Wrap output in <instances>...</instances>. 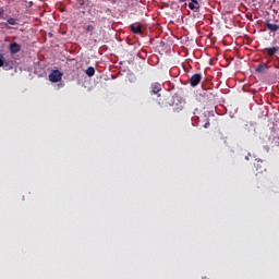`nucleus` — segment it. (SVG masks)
Returning <instances> with one entry per match:
<instances>
[{
	"instance_id": "obj_6",
	"label": "nucleus",
	"mask_w": 279,
	"mask_h": 279,
	"mask_svg": "<svg viewBox=\"0 0 279 279\" xmlns=\"http://www.w3.org/2000/svg\"><path fill=\"white\" fill-rule=\"evenodd\" d=\"M150 89L153 95H158L162 90V85L160 83H153Z\"/></svg>"
},
{
	"instance_id": "obj_11",
	"label": "nucleus",
	"mask_w": 279,
	"mask_h": 279,
	"mask_svg": "<svg viewBox=\"0 0 279 279\" xmlns=\"http://www.w3.org/2000/svg\"><path fill=\"white\" fill-rule=\"evenodd\" d=\"M189 8L190 10H199V2L197 0H192L190 3H189Z\"/></svg>"
},
{
	"instance_id": "obj_7",
	"label": "nucleus",
	"mask_w": 279,
	"mask_h": 279,
	"mask_svg": "<svg viewBox=\"0 0 279 279\" xmlns=\"http://www.w3.org/2000/svg\"><path fill=\"white\" fill-rule=\"evenodd\" d=\"M131 32L133 34H143V27L140 23H134L131 25Z\"/></svg>"
},
{
	"instance_id": "obj_17",
	"label": "nucleus",
	"mask_w": 279,
	"mask_h": 279,
	"mask_svg": "<svg viewBox=\"0 0 279 279\" xmlns=\"http://www.w3.org/2000/svg\"><path fill=\"white\" fill-rule=\"evenodd\" d=\"M245 43L247 44V45H250V43H252V38L251 37H245Z\"/></svg>"
},
{
	"instance_id": "obj_13",
	"label": "nucleus",
	"mask_w": 279,
	"mask_h": 279,
	"mask_svg": "<svg viewBox=\"0 0 279 279\" xmlns=\"http://www.w3.org/2000/svg\"><path fill=\"white\" fill-rule=\"evenodd\" d=\"M86 32L87 34H90V35L95 34V26L88 25L86 28Z\"/></svg>"
},
{
	"instance_id": "obj_19",
	"label": "nucleus",
	"mask_w": 279,
	"mask_h": 279,
	"mask_svg": "<svg viewBox=\"0 0 279 279\" xmlns=\"http://www.w3.org/2000/svg\"><path fill=\"white\" fill-rule=\"evenodd\" d=\"M239 40H241V37L235 38V43H239Z\"/></svg>"
},
{
	"instance_id": "obj_15",
	"label": "nucleus",
	"mask_w": 279,
	"mask_h": 279,
	"mask_svg": "<svg viewBox=\"0 0 279 279\" xmlns=\"http://www.w3.org/2000/svg\"><path fill=\"white\" fill-rule=\"evenodd\" d=\"M183 106L182 105H179L177 108H173L174 112H180L183 110Z\"/></svg>"
},
{
	"instance_id": "obj_18",
	"label": "nucleus",
	"mask_w": 279,
	"mask_h": 279,
	"mask_svg": "<svg viewBox=\"0 0 279 279\" xmlns=\"http://www.w3.org/2000/svg\"><path fill=\"white\" fill-rule=\"evenodd\" d=\"M204 128H210V122L205 123Z\"/></svg>"
},
{
	"instance_id": "obj_20",
	"label": "nucleus",
	"mask_w": 279,
	"mask_h": 279,
	"mask_svg": "<svg viewBox=\"0 0 279 279\" xmlns=\"http://www.w3.org/2000/svg\"><path fill=\"white\" fill-rule=\"evenodd\" d=\"M181 3H184V1H186V0H179Z\"/></svg>"
},
{
	"instance_id": "obj_1",
	"label": "nucleus",
	"mask_w": 279,
	"mask_h": 279,
	"mask_svg": "<svg viewBox=\"0 0 279 279\" xmlns=\"http://www.w3.org/2000/svg\"><path fill=\"white\" fill-rule=\"evenodd\" d=\"M21 21L16 17H9L7 19V22L4 23L5 27L9 29H16L20 25Z\"/></svg>"
},
{
	"instance_id": "obj_22",
	"label": "nucleus",
	"mask_w": 279,
	"mask_h": 279,
	"mask_svg": "<svg viewBox=\"0 0 279 279\" xmlns=\"http://www.w3.org/2000/svg\"><path fill=\"white\" fill-rule=\"evenodd\" d=\"M116 38H117V40H121V39H119L120 38L119 36H116Z\"/></svg>"
},
{
	"instance_id": "obj_3",
	"label": "nucleus",
	"mask_w": 279,
	"mask_h": 279,
	"mask_svg": "<svg viewBox=\"0 0 279 279\" xmlns=\"http://www.w3.org/2000/svg\"><path fill=\"white\" fill-rule=\"evenodd\" d=\"M62 72L59 70H53L48 77L53 84H56L62 80Z\"/></svg>"
},
{
	"instance_id": "obj_23",
	"label": "nucleus",
	"mask_w": 279,
	"mask_h": 279,
	"mask_svg": "<svg viewBox=\"0 0 279 279\" xmlns=\"http://www.w3.org/2000/svg\"><path fill=\"white\" fill-rule=\"evenodd\" d=\"M154 39H150V43H153Z\"/></svg>"
},
{
	"instance_id": "obj_2",
	"label": "nucleus",
	"mask_w": 279,
	"mask_h": 279,
	"mask_svg": "<svg viewBox=\"0 0 279 279\" xmlns=\"http://www.w3.org/2000/svg\"><path fill=\"white\" fill-rule=\"evenodd\" d=\"M254 167L257 173H265V171H267V163L260 159L256 160V162L254 163Z\"/></svg>"
},
{
	"instance_id": "obj_8",
	"label": "nucleus",
	"mask_w": 279,
	"mask_h": 279,
	"mask_svg": "<svg viewBox=\"0 0 279 279\" xmlns=\"http://www.w3.org/2000/svg\"><path fill=\"white\" fill-rule=\"evenodd\" d=\"M263 53H267V56H269L271 58V57L276 56V53H278V47L265 48L263 50Z\"/></svg>"
},
{
	"instance_id": "obj_5",
	"label": "nucleus",
	"mask_w": 279,
	"mask_h": 279,
	"mask_svg": "<svg viewBox=\"0 0 279 279\" xmlns=\"http://www.w3.org/2000/svg\"><path fill=\"white\" fill-rule=\"evenodd\" d=\"M202 82V74H194L190 78L191 86L195 87Z\"/></svg>"
},
{
	"instance_id": "obj_10",
	"label": "nucleus",
	"mask_w": 279,
	"mask_h": 279,
	"mask_svg": "<svg viewBox=\"0 0 279 279\" xmlns=\"http://www.w3.org/2000/svg\"><path fill=\"white\" fill-rule=\"evenodd\" d=\"M269 66H267V63H259L257 68L255 69L256 73H265Z\"/></svg>"
},
{
	"instance_id": "obj_14",
	"label": "nucleus",
	"mask_w": 279,
	"mask_h": 279,
	"mask_svg": "<svg viewBox=\"0 0 279 279\" xmlns=\"http://www.w3.org/2000/svg\"><path fill=\"white\" fill-rule=\"evenodd\" d=\"M125 40L128 45H134L136 43V40L133 41L130 37H125Z\"/></svg>"
},
{
	"instance_id": "obj_4",
	"label": "nucleus",
	"mask_w": 279,
	"mask_h": 279,
	"mask_svg": "<svg viewBox=\"0 0 279 279\" xmlns=\"http://www.w3.org/2000/svg\"><path fill=\"white\" fill-rule=\"evenodd\" d=\"M177 40H181V45H185V47H193V37L189 36H181V37H175Z\"/></svg>"
},
{
	"instance_id": "obj_16",
	"label": "nucleus",
	"mask_w": 279,
	"mask_h": 279,
	"mask_svg": "<svg viewBox=\"0 0 279 279\" xmlns=\"http://www.w3.org/2000/svg\"><path fill=\"white\" fill-rule=\"evenodd\" d=\"M165 45H169V41H167V40L159 41V47H165Z\"/></svg>"
},
{
	"instance_id": "obj_9",
	"label": "nucleus",
	"mask_w": 279,
	"mask_h": 279,
	"mask_svg": "<svg viewBox=\"0 0 279 279\" xmlns=\"http://www.w3.org/2000/svg\"><path fill=\"white\" fill-rule=\"evenodd\" d=\"M265 27H267L270 32H278L279 31V25L271 23L270 21H266Z\"/></svg>"
},
{
	"instance_id": "obj_21",
	"label": "nucleus",
	"mask_w": 279,
	"mask_h": 279,
	"mask_svg": "<svg viewBox=\"0 0 279 279\" xmlns=\"http://www.w3.org/2000/svg\"><path fill=\"white\" fill-rule=\"evenodd\" d=\"M0 14H3V9L0 10Z\"/></svg>"
},
{
	"instance_id": "obj_12",
	"label": "nucleus",
	"mask_w": 279,
	"mask_h": 279,
	"mask_svg": "<svg viewBox=\"0 0 279 279\" xmlns=\"http://www.w3.org/2000/svg\"><path fill=\"white\" fill-rule=\"evenodd\" d=\"M85 73H86V75H87L88 77H93V75H95V68H93V66L87 68V70L85 71Z\"/></svg>"
}]
</instances>
